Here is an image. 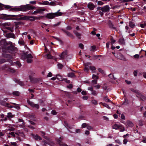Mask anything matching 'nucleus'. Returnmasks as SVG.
Instances as JSON below:
<instances>
[{"label": "nucleus", "instance_id": "1", "mask_svg": "<svg viewBox=\"0 0 146 146\" xmlns=\"http://www.w3.org/2000/svg\"><path fill=\"white\" fill-rule=\"evenodd\" d=\"M2 17L6 20L12 19L17 21H25L29 20L31 21H34L35 20H40L44 17V16L40 17L30 16H24L22 14L17 15H7L6 14L2 15Z\"/></svg>", "mask_w": 146, "mask_h": 146}, {"label": "nucleus", "instance_id": "2", "mask_svg": "<svg viewBox=\"0 0 146 146\" xmlns=\"http://www.w3.org/2000/svg\"><path fill=\"white\" fill-rule=\"evenodd\" d=\"M0 46H3L1 49L3 53H12L17 50V48L13 45L12 42H7L5 39H3L0 40Z\"/></svg>", "mask_w": 146, "mask_h": 146}, {"label": "nucleus", "instance_id": "3", "mask_svg": "<svg viewBox=\"0 0 146 146\" xmlns=\"http://www.w3.org/2000/svg\"><path fill=\"white\" fill-rule=\"evenodd\" d=\"M36 7L33 6L28 5H23L20 6H15L14 8L11 9L13 10H17L21 11H26L27 10L33 9Z\"/></svg>", "mask_w": 146, "mask_h": 146}, {"label": "nucleus", "instance_id": "4", "mask_svg": "<svg viewBox=\"0 0 146 146\" xmlns=\"http://www.w3.org/2000/svg\"><path fill=\"white\" fill-rule=\"evenodd\" d=\"M60 10H59L56 13H47L46 16H44V17H46L50 19H52L56 17L60 16L62 15V13L61 12H60Z\"/></svg>", "mask_w": 146, "mask_h": 146}, {"label": "nucleus", "instance_id": "5", "mask_svg": "<svg viewBox=\"0 0 146 146\" xmlns=\"http://www.w3.org/2000/svg\"><path fill=\"white\" fill-rule=\"evenodd\" d=\"M60 57L61 59H65L68 61L69 59L72 58V56L71 55H68L67 51L65 50L61 53Z\"/></svg>", "mask_w": 146, "mask_h": 146}, {"label": "nucleus", "instance_id": "6", "mask_svg": "<svg viewBox=\"0 0 146 146\" xmlns=\"http://www.w3.org/2000/svg\"><path fill=\"white\" fill-rule=\"evenodd\" d=\"M15 7L13 8H11V6L9 5H4L0 3V9L3 10L5 9H10L9 10L11 11H18L17 10H13L11 9L14 8Z\"/></svg>", "mask_w": 146, "mask_h": 146}, {"label": "nucleus", "instance_id": "7", "mask_svg": "<svg viewBox=\"0 0 146 146\" xmlns=\"http://www.w3.org/2000/svg\"><path fill=\"white\" fill-rule=\"evenodd\" d=\"M110 11V7L108 5H106L102 7V11H99V13L100 14L101 16H102L104 15V12H108Z\"/></svg>", "mask_w": 146, "mask_h": 146}, {"label": "nucleus", "instance_id": "8", "mask_svg": "<svg viewBox=\"0 0 146 146\" xmlns=\"http://www.w3.org/2000/svg\"><path fill=\"white\" fill-rule=\"evenodd\" d=\"M89 69L92 71L93 73L94 72L96 69V68L94 66H89L88 64H85L84 70L86 71H88Z\"/></svg>", "mask_w": 146, "mask_h": 146}, {"label": "nucleus", "instance_id": "9", "mask_svg": "<svg viewBox=\"0 0 146 146\" xmlns=\"http://www.w3.org/2000/svg\"><path fill=\"white\" fill-rule=\"evenodd\" d=\"M27 102L28 104L31 107L35 108L37 109H38L39 108V106L38 104H35L33 102L30 101L29 100H27Z\"/></svg>", "mask_w": 146, "mask_h": 146}, {"label": "nucleus", "instance_id": "10", "mask_svg": "<svg viewBox=\"0 0 146 146\" xmlns=\"http://www.w3.org/2000/svg\"><path fill=\"white\" fill-rule=\"evenodd\" d=\"M63 139V138L60 137L59 139H56V140L60 146H68L65 143L62 142Z\"/></svg>", "mask_w": 146, "mask_h": 146}, {"label": "nucleus", "instance_id": "11", "mask_svg": "<svg viewBox=\"0 0 146 146\" xmlns=\"http://www.w3.org/2000/svg\"><path fill=\"white\" fill-rule=\"evenodd\" d=\"M108 25L110 29H113L115 30H117L116 28L114 26L113 24L112 23L110 20H109L108 21Z\"/></svg>", "mask_w": 146, "mask_h": 146}, {"label": "nucleus", "instance_id": "12", "mask_svg": "<svg viewBox=\"0 0 146 146\" xmlns=\"http://www.w3.org/2000/svg\"><path fill=\"white\" fill-rule=\"evenodd\" d=\"M87 7L90 10H92L96 7V6L95 5L92 3L90 2L87 5Z\"/></svg>", "mask_w": 146, "mask_h": 146}, {"label": "nucleus", "instance_id": "13", "mask_svg": "<svg viewBox=\"0 0 146 146\" xmlns=\"http://www.w3.org/2000/svg\"><path fill=\"white\" fill-rule=\"evenodd\" d=\"M62 30L67 35L72 38H74V36L71 33H70L67 31L66 30L64 29H62Z\"/></svg>", "mask_w": 146, "mask_h": 146}, {"label": "nucleus", "instance_id": "14", "mask_svg": "<svg viewBox=\"0 0 146 146\" xmlns=\"http://www.w3.org/2000/svg\"><path fill=\"white\" fill-rule=\"evenodd\" d=\"M29 77L32 83L35 84L37 82L38 80L37 78H32L30 75L29 76Z\"/></svg>", "mask_w": 146, "mask_h": 146}, {"label": "nucleus", "instance_id": "15", "mask_svg": "<svg viewBox=\"0 0 146 146\" xmlns=\"http://www.w3.org/2000/svg\"><path fill=\"white\" fill-rule=\"evenodd\" d=\"M64 125L65 127L67 128L68 131L71 133L72 132L69 129H72V127L71 126H70L66 121H64Z\"/></svg>", "mask_w": 146, "mask_h": 146}, {"label": "nucleus", "instance_id": "16", "mask_svg": "<svg viewBox=\"0 0 146 146\" xmlns=\"http://www.w3.org/2000/svg\"><path fill=\"white\" fill-rule=\"evenodd\" d=\"M31 135L33 138L36 140L39 139L40 140H41L42 139L41 137L37 134L35 135L33 134H32Z\"/></svg>", "mask_w": 146, "mask_h": 146}, {"label": "nucleus", "instance_id": "17", "mask_svg": "<svg viewBox=\"0 0 146 146\" xmlns=\"http://www.w3.org/2000/svg\"><path fill=\"white\" fill-rule=\"evenodd\" d=\"M117 57L118 58L121 60H122L124 61H125L126 60L124 56L120 53H118L117 54Z\"/></svg>", "mask_w": 146, "mask_h": 146}, {"label": "nucleus", "instance_id": "18", "mask_svg": "<svg viewBox=\"0 0 146 146\" xmlns=\"http://www.w3.org/2000/svg\"><path fill=\"white\" fill-rule=\"evenodd\" d=\"M6 36L7 38H15V35L12 33H9L6 34Z\"/></svg>", "mask_w": 146, "mask_h": 146}, {"label": "nucleus", "instance_id": "19", "mask_svg": "<svg viewBox=\"0 0 146 146\" xmlns=\"http://www.w3.org/2000/svg\"><path fill=\"white\" fill-rule=\"evenodd\" d=\"M38 11V13L39 14H42L44 13V11H47L46 9L43 8H38L37 9Z\"/></svg>", "mask_w": 146, "mask_h": 146}, {"label": "nucleus", "instance_id": "20", "mask_svg": "<svg viewBox=\"0 0 146 146\" xmlns=\"http://www.w3.org/2000/svg\"><path fill=\"white\" fill-rule=\"evenodd\" d=\"M136 96L137 97L140 98L143 101L146 100V97L142 95L141 93H140V95H136Z\"/></svg>", "mask_w": 146, "mask_h": 146}, {"label": "nucleus", "instance_id": "21", "mask_svg": "<svg viewBox=\"0 0 146 146\" xmlns=\"http://www.w3.org/2000/svg\"><path fill=\"white\" fill-rule=\"evenodd\" d=\"M13 80L16 83H18L21 86H23L24 85V84L23 82L22 81H20L19 80H17L16 78H14L13 79Z\"/></svg>", "mask_w": 146, "mask_h": 146}, {"label": "nucleus", "instance_id": "22", "mask_svg": "<svg viewBox=\"0 0 146 146\" xmlns=\"http://www.w3.org/2000/svg\"><path fill=\"white\" fill-rule=\"evenodd\" d=\"M126 125L127 127H132L133 126V123L130 121H127L126 122Z\"/></svg>", "mask_w": 146, "mask_h": 146}, {"label": "nucleus", "instance_id": "23", "mask_svg": "<svg viewBox=\"0 0 146 146\" xmlns=\"http://www.w3.org/2000/svg\"><path fill=\"white\" fill-rule=\"evenodd\" d=\"M130 90L132 92L135 93H136L137 94V95H140V93L139 92L138 90H135L134 89L132 88H130Z\"/></svg>", "mask_w": 146, "mask_h": 146}, {"label": "nucleus", "instance_id": "24", "mask_svg": "<svg viewBox=\"0 0 146 146\" xmlns=\"http://www.w3.org/2000/svg\"><path fill=\"white\" fill-rule=\"evenodd\" d=\"M121 127V125H118L117 124H115L112 127L113 128L115 129H118L120 127Z\"/></svg>", "mask_w": 146, "mask_h": 146}, {"label": "nucleus", "instance_id": "25", "mask_svg": "<svg viewBox=\"0 0 146 146\" xmlns=\"http://www.w3.org/2000/svg\"><path fill=\"white\" fill-rule=\"evenodd\" d=\"M25 58H32L33 56L31 54H24Z\"/></svg>", "mask_w": 146, "mask_h": 146}, {"label": "nucleus", "instance_id": "26", "mask_svg": "<svg viewBox=\"0 0 146 146\" xmlns=\"http://www.w3.org/2000/svg\"><path fill=\"white\" fill-rule=\"evenodd\" d=\"M5 28L7 30H9V31L13 32V29L11 27H10L9 25H5Z\"/></svg>", "mask_w": 146, "mask_h": 146}, {"label": "nucleus", "instance_id": "27", "mask_svg": "<svg viewBox=\"0 0 146 146\" xmlns=\"http://www.w3.org/2000/svg\"><path fill=\"white\" fill-rule=\"evenodd\" d=\"M119 42L120 44H124L125 43V40L123 38H120L119 40Z\"/></svg>", "mask_w": 146, "mask_h": 146}, {"label": "nucleus", "instance_id": "28", "mask_svg": "<svg viewBox=\"0 0 146 146\" xmlns=\"http://www.w3.org/2000/svg\"><path fill=\"white\" fill-rule=\"evenodd\" d=\"M68 77L72 78L75 77V75L74 73L72 72L68 73L67 74Z\"/></svg>", "mask_w": 146, "mask_h": 146}, {"label": "nucleus", "instance_id": "29", "mask_svg": "<svg viewBox=\"0 0 146 146\" xmlns=\"http://www.w3.org/2000/svg\"><path fill=\"white\" fill-rule=\"evenodd\" d=\"M47 144L50 146H53L54 145V143L52 141L49 139V140H48Z\"/></svg>", "mask_w": 146, "mask_h": 146}, {"label": "nucleus", "instance_id": "30", "mask_svg": "<svg viewBox=\"0 0 146 146\" xmlns=\"http://www.w3.org/2000/svg\"><path fill=\"white\" fill-rule=\"evenodd\" d=\"M57 79L58 80L60 81H62L63 79L62 78L61 76L59 74H57L56 75Z\"/></svg>", "mask_w": 146, "mask_h": 146}, {"label": "nucleus", "instance_id": "31", "mask_svg": "<svg viewBox=\"0 0 146 146\" xmlns=\"http://www.w3.org/2000/svg\"><path fill=\"white\" fill-rule=\"evenodd\" d=\"M14 116V115H12L11 113L9 112L8 113L7 117L8 118H12Z\"/></svg>", "mask_w": 146, "mask_h": 146}, {"label": "nucleus", "instance_id": "32", "mask_svg": "<svg viewBox=\"0 0 146 146\" xmlns=\"http://www.w3.org/2000/svg\"><path fill=\"white\" fill-rule=\"evenodd\" d=\"M13 94L14 96H19L20 94V93L18 91H14L13 92Z\"/></svg>", "mask_w": 146, "mask_h": 146}, {"label": "nucleus", "instance_id": "33", "mask_svg": "<svg viewBox=\"0 0 146 146\" xmlns=\"http://www.w3.org/2000/svg\"><path fill=\"white\" fill-rule=\"evenodd\" d=\"M129 26L130 27L133 28L135 26V25L132 21H130L129 22Z\"/></svg>", "mask_w": 146, "mask_h": 146}, {"label": "nucleus", "instance_id": "34", "mask_svg": "<svg viewBox=\"0 0 146 146\" xmlns=\"http://www.w3.org/2000/svg\"><path fill=\"white\" fill-rule=\"evenodd\" d=\"M39 3L41 5H48L49 4V2L48 1H44L42 3L40 2Z\"/></svg>", "mask_w": 146, "mask_h": 146}, {"label": "nucleus", "instance_id": "35", "mask_svg": "<svg viewBox=\"0 0 146 146\" xmlns=\"http://www.w3.org/2000/svg\"><path fill=\"white\" fill-rule=\"evenodd\" d=\"M19 43L22 45H24L25 44L24 41L22 39L20 40L19 41Z\"/></svg>", "mask_w": 146, "mask_h": 146}, {"label": "nucleus", "instance_id": "36", "mask_svg": "<svg viewBox=\"0 0 146 146\" xmlns=\"http://www.w3.org/2000/svg\"><path fill=\"white\" fill-rule=\"evenodd\" d=\"M76 36L78 37L79 39L81 38V35L78 32L76 31L75 33Z\"/></svg>", "mask_w": 146, "mask_h": 146}, {"label": "nucleus", "instance_id": "37", "mask_svg": "<svg viewBox=\"0 0 146 146\" xmlns=\"http://www.w3.org/2000/svg\"><path fill=\"white\" fill-rule=\"evenodd\" d=\"M101 104H102L104 106L106 107L107 108H108L109 109H110V107L107 104H106L105 103H101Z\"/></svg>", "mask_w": 146, "mask_h": 146}, {"label": "nucleus", "instance_id": "38", "mask_svg": "<svg viewBox=\"0 0 146 146\" xmlns=\"http://www.w3.org/2000/svg\"><path fill=\"white\" fill-rule=\"evenodd\" d=\"M26 61L28 63H31L32 62V58H26Z\"/></svg>", "mask_w": 146, "mask_h": 146}, {"label": "nucleus", "instance_id": "39", "mask_svg": "<svg viewBox=\"0 0 146 146\" xmlns=\"http://www.w3.org/2000/svg\"><path fill=\"white\" fill-rule=\"evenodd\" d=\"M104 99L105 101L106 102H111L110 100L107 97H105L104 98Z\"/></svg>", "mask_w": 146, "mask_h": 146}, {"label": "nucleus", "instance_id": "40", "mask_svg": "<svg viewBox=\"0 0 146 146\" xmlns=\"http://www.w3.org/2000/svg\"><path fill=\"white\" fill-rule=\"evenodd\" d=\"M6 62V60L4 59H0V64H2Z\"/></svg>", "mask_w": 146, "mask_h": 146}, {"label": "nucleus", "instance_id": "41", "mask_svg": "<svg viewBox=\"0 0 146 146\" xmlns=\"http://www.w3.org/2000/svg\"><path fill=\"white\" fill-rule=\"evenodd\" d=\"M88 124H87L86 123H84L82 124V128H84L87 127Z\"/></svg>", "mask_w": 146, "mask_h": 146}, {"label": "nucleus", "instance_id": "42", "mask_svg": "<svg viewBox=\"0 0 146 146\" xmlns=\"http://www.w3.org/2000/svg\"><path fill=\"white\" fill-rule=\"evenodd\" d=\"M140 26L142 28H144L146 26V23L141 24Z\"/></svg>", "mask_w": 146, "mask_h": 146}, {"label": "nucleus", "instance_id": "43", "mask_svg": "<svg viewBox=\"0 0 146 146\" xmlns=\"http://www.w3.org/2000/svg\"><path fill=\"white\" fill-rule=\"evenodd\" d=\"M134 58L138 59L139 58V55L138 54H136L133 56Z\"/></svg>", "mask_w": 146, "mask_h": 146}, {"label": "nucleus", "instance_id": "44", "mask_svg": "<svg viewBox=\"0 0 146 146\" xmlns=\"http://www.w3.org/2000/svg\"><path fill=\"white\" fill-rule=\"evenodd\" d=\"M8 71L12 73H14L15 72V70L11 68H8Z\"/></svg>", "mask_w": 146, "mask_h": 146}, {"label": "nucleus", "instance_id": "45", "mask_svg": "<svg viewBox=\"0 0 146 146\" xmlns=\"http://www.w3.org/2000/svg\"><path fill=\"white\" fill-rule=\"evenodd\" d=\"M87 129L89 130H90L93 129V127L90 126L89 125V124H88V125L87 127Z\"/></svg>", "mask_w": 146, "mask_h": 146}, {"label": "nucleus", "instance_id": "46", "mask_svg": "<svg viewBox=\"0 0 146 146\" xmlns=\"http://www.w3.org/2000/svg\"><path fill=\"white\" fill-rule=\"evenodd\" d=\"M109 77L112 79H114V80H115V78H114L113 75V74H110L108 75Z\"/></svg>", "mask_w": 146, "mask_h": 146}, {"label": "nucleus", "instance_id": "47", "mask_svg": "<svg viewBox=\"0 0 146 146\" xmlns=\"http://www.w3.org/2000/svg\"><path fill=\"white\" fill-rule=\"evenodd\" d=\"M92 85H94L95 84H97V81L96 80H94L92 81Z\"/></svg>", "mask_w": 146, "mask_h": 146}, {"label": "nucleus", "instance_id": "48", "mask_svg": "<svg viewBox=\"0 0 146 146\" xmlns=\"http://www.w3.org/2000/svg\"><path fill=\"white\" fill-rule=\"evenodd\" d=\"M92 103L95 105H96L97 104V102L95 100H93L92 101Z\"/></svg>", "mask_w": 146, "mask_h": 146}, {"label": "nucleus", "instance_id": "49", "mask_svg": "<svg viewBox=\"0 0 146 146\" xmlns=\"http://www.w3.org/2000/svg\"><path fill=\"white\" fill-rule=\"evenodd\" d=\"M51 113L53 115H56L57 114V112L55 110H52L51 111Z\"/></svg>", "mask_w": 146, "mask_h": 146}, {"label": "nucleus", "instance_id": "50", "mask_svg": "<svg viewBox=\"0 0 146 146\" xmlns=\"http://www.w3.org/2000/svg\"><path fill=\"white\" fill-rule=\"evenodd\" d=\"M8 127H9V128L8 129V130L11 131H13L15 130V128L13 127H10L9 126H8Z\"/></svg>", "mask_w": 146, "mask_h": 146}, {"label": "nucleus", "instance_id": "51", "mask_svg": "<svg viewBox=\"0 0 146 146\" xmlns=\"http://www.w3.org/2000/svg\"><path fill=\"white\" fill-rule=\"evenodd\" d=\"M106 84H104L102 88L104 90H106L107 89V87L106 86Z\"/></svg>", "mask_w": 146, "mask_h": 146}, {"label": "nucleus", "instance_id": "52", "mask_svg": "<svg viewBox=\"0 0 146 146\" xmlns=\"http://www.w3.org/2000/svg\"><path fill=\"white\" fill-rule=\"evenodd\" d=\"M98 70L99 72L101 73L102 74H103L104 73V71L103 70H102V69L101 68H98Z\"/></svg>", "mask_w": 146, "mask_h": 146}, {"label": "nucleus", "instance_id": "53", "mask_svg": "<svg viewBox=\"0 0 146 146\" xmlns=\"http://www.w3.org/2000/svg\"><path fill=\"white\" fill-rule=\"evenodd\" d=\"M58 68L59 69H61L63 67V64H58Z\"/></svg>", "mask_w": 146, "mask_h": 146}, {"label": "nucleus", "instance_id": "54", "mask_svg": "<svg viewBox=\"0 0 146 146\" xmlns=\"http://www.w3.org/2000/svg\"><path fill=\"white\" fill-rule=\"evenodd\" d=\"M2 105L5 106H7L8 107H9V104L7 103H3Z\"/></svg>", "mask_w": 146, "mask_h": 146}, {"label": "nucleus", "instance_id": "55", "mask_svg": "<svg viewBox=\"0 0 146 146\" xmlns=\"http://www.w3.org/2000/svg\"><path fill=\"white\" fill-rule=\"evenodd\" d=\"M92 78L93 79H98V77L96 75L93 74L92 75Z\"/></svg>", "mask_w": 146, "mask_h": 146}, {"label": "nucleus", "instance_id": "56", "mask_svg": "<svg viewBox=\"0 0 146 146\" xmlns=\"http://www.w3.org/2000/svg\"><path fill=\"white\" fill-rule=\"evenodd\" d=\"M18 121L19 122H23V123H22L23 125H21L22 126H23L24 125H25V123H24L23 122V120L22 119H18Z\"/></svg>", "mask_w": 146, "mask_h": 146}, {"label": "nucleus", "instance_id": "57", "mask_svg": "<svg viewBox=\"0 0 146 146\" xmlns=\"http://www.w3.org/2000/svg\"><path fill=\"white\" fill-rule=\"evenodd\" d=\"M52 37L56 39V40H57L58 41H60V42H62V41L59 38L57 37H55L54 36H52Z\"/></svg>", "mask_w": 146, "mask_h": 146}, {"label": "nucleus", "instance_id": "58", "mask_svg": "<svg viewBox=\"0 0 146 146\" xmlns=\"http://www.w3.org/2000/svg\"><path fill=\"white\" fill-rule=\"evenodd\" d=\"M79 47L82 49H83L84 48V46L83 44L82 43H80L79 44Z\"/></svg>", "mask_w": 146, "mask_h": 146}, {"label": "nucleus", "instance_id": "59", "mask_svg": "<svg viewBox=\"0 0 146 146\" xmlns=\"http://www.w3.org/2000/svg\"><path fill=\"white\" fill-rule=\"evenodd\" d=\"M64 80L66 83H69L70 82V81L69 80H68L66 78H63V81Z\"/></svg>", "mask_w": 146, "mask_h": 146}, {"label": "nucleus", "instance_id": "60", "mask_svg": "<svg viewBox=\"0 0 146 146\" xmlns=\"http://www.w3.org/2000/svg\"><path fill=\"white\" fill-rule=\"evenodd\" d=\"M28 73L30 74V75L31 76H33L35 74V73H34L33 72L31 71H29L28 72Z\"/></svg>", "mask_w": 146, "mask_h": 146}, {"label": "nucleus", "instance_id": "61", "mask_svg": "<svg viewBox=\"0 0 146 146\" xmlns=\"http://www.w3.org/2000/svg\"><path fill=\"white\" fill-rule=\"evenodd\" d=\"M38 13L37 9L36 11H35L33 12L32 13V14L34 15H37Z\"/></svg>", "mask_w": 146, "mask_h": 146}, {"label": "nucleus", "instance_id": "62", "mask_svg": "<svg viewBox=\"0 0 146 146\" xmlns=\"http://www.w3.org/2000/svg\"><path fill=\"white\" fill-rule=\"evenodd\" d=\"M9 134H10L12 136H13L14 137H15V133L14 132H12L11 133H9Z\"/></svg>", "mask_w": 146, "mask_h": 146}, {"label": "nucleus", "instance_id": "63", "mask_svg": "<svg viewBox=\"0 0 146 146\" xmlns=\"http://www.w3.org/2000/svg\"><path fill=\"white\" fill-rule=\"evenodd\" d=\"M67 87L68 88H72L73 87V86L72 84H70L68 86H67Z\"/></svg>", "mask_w": 146, "mask_h": 146}, {"label": "nucleus", "instance_id": "64", "mask_svg": "<svg viewBox=\"0 0 146 146\" xmlns=\"http://www.w3.org/2000/svg\"><path fill=\"white\" fill-rule=\"evenodd\" d=\"M104 4V3H103L101 1H99L98 2V5H102Z\"/></svg>", "mask_w": 146, "mask_h": 146}]
</instances>
